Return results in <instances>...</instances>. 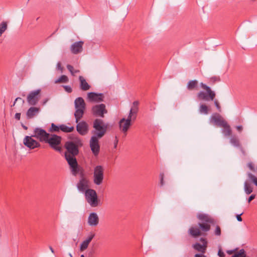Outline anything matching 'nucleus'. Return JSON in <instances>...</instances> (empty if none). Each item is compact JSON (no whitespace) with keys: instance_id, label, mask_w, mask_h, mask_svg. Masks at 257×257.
Returning a JSON list of instances; mask_svg holds the SVG:
<instances>
[{"instance_id":"nucleus-56","label":"nucleus","mask_w":257,"mask_h":257,"mask_svg":"<svg viewBox=\"0 0 257 257\" xmlns=\"http://www.w3.org/2000/svg\"><path fill=\"white\" fill-rule=\"evenodd\" d=\"M234 251V250H227L226 251V252L228 254H232Z\"/></svg>"},{"instance_id":"nucleus-33","label":"nucleus","mask_w":257,"mask_h":257,"mask_svg":"<svg viewBox=\"0 0 257 257\" xmlns=\"http://www.w3.org/2000/svg\"><path fill=\"white\" fill-rule=\"evenodd\" d=\"M248 181L254 183L257 186V177L250 172L247 173Z\"/></svg>"},{"instance_id":"nucleus-10","label":"nucleus","mask_w":257,"mask_h":257,"mask_svg":"<svg viewBox=\"0 0 257 257\" xmlns=\"http://www.w3.org/2000/svg\"><path fill=\"white\" fill-rule=\"evenodd\" d=\"M92 114L96 117H103L104 114L107 113L104 104H96L92 106L91 109Z\"/></svg>"},{"instance_id":"nucleus-19","label":"nucleus","mask_w":257,"mask_h":257,"mask_svg":"<svg viewBox=\"0 0 257 257\" xmlns=\"http://www.w3.org/2000/svg\"><path fill=\"white\" fill-rule=\"evenodd\" d=\"M76 130L78 133L82 136L85 135L88 131V125L84 121L77 122Z\"/></svg>"},{"instance_id":"nucleus-57","label":"nucleus","mask_w":257,"mask_h":257,"mask_svg":"<svg viewBox=\"0 0 257 257\" xmlns=\"http://www.w3.org/2000/svg\"><path fill=\"white\" fill-rule=\"evenodd\" d=\"M236 129L239 131V132H241L242 131V127L241 125H238L236 127Z\"/></svg>"},{"instance_id":"nucleus-20","label":"nucleus","mask_w":257,"mask_h":257,"mask_svg":"<svg viewBox=\"0 0 257 257\" xmlns=\"http://www.w3.org/2000/svg\"><path fill=\"white\" fill-rule=\"evenodd\" d=\"M95 236V233L90 232L89 233L86 238L81 242L80 245V250L83 251L85 250L88 246L89 243Z\"/></svg>"},{"instance_id":"nucleus-64","label":"nucleus","mask_w":257,"mask_h":257,"mask_svg":"<svg viewBox=\"0 0 257 257\" xmlns=\"http://www.w3.org/2000/svg\"><path fill=\"white\" fill-rule=\"evenodd\" d=\"M80 257H85L84 255L83 254H81Z\"/></svg>"},{"instance_id":"nucleus-18","label":"nucleus","mask_w":257,"mask_h":257,"mask_svg":"<svg viewBox=\"0 0 257 257\" xmlns=\"http://www.w3.org/2000/svg\"><path fill=\"white\" fill-rule=\"evenodd\" d=\"M87 223L90 226L95 227L99 223V217L95 212H91L89 214L87 219Z\"/></svg>"},{"instance_id":"nucleus-25","label":"nucleus","mask_w":257,"mask_h":257,"mask_svg":"<svg viewBox=\"0 0 257 257\" xmlns=\"http://www.w3.org/2000/svg\"><path fill=\"white\" fill-rule=\"evenodd\" d=\"M197 217L199 220L205 223H211L212 222V219L209 216L206 214H199L197 215Z\"/></svg>"},{"instance_id":"nucleus-30","label":"nucleus","mask_w":257,"mask_h":257,"mask_svg":"<svg viewBox=\"0 0 257 257\" xmlns=\"http://www.w3.org/2000/svg\"><path fill=\"white\" fill-rule=\"evenodd\" d=\"M230 143L235 147L239 148L240 147L238 139L236 136H232L230 139Z\"/></svg>"},{"instance_id":"nucleus-53","label":"nucleus","mask_w":257,"mask_h":257,"mask_svg":"<svg viewBox=\"0 0 257 257\" xmlns=\"http://www.w3.org/2000/svg\"><path fill=\"white\" fill-rule=\"evenodd\" d=\"M139 101H135L133 102V107H138V105H139Z\"/></svg>"},{"instance_id":"nucleus-35","label":"nucleus","mask_w":257,"mask_h":257,"mask_svg":"<svg viewBox=\"0 0 257 257\" xmlns=\"http://www.w3.org/2000/svg\"><path fill=\"white\" fill-rule=\"evenodd\" d=\"M246 253L243 249H240L238 251L234 253L232 257H245Z\"/></svg>"},{"instance_id":"nucleus-7","label":"nucleus","mask_w":257,"mask_h":257,"mask_svg":"<svg viewBox=\"0 0 257 257\" xmlns=\"http://www.w3.org/2000/svg\"><path fill=\"white\" fill-rule=\"evenodd\" d=\"M104 168L101 165H97L94 168L93 181V183L99 186L102 183L104 179Z\"/></svg>"},{"instance_id":"nucleus-11","label":"nucleus","mask_w":257,"mask_h":257,"mask_svg":"<svg viewBox=\"0 0 257 257\" xmlns=\"http://www.w3.org/2000/svg\"><path fill=\"white\" fill-rule=\"evenodd\" d=\"M33 135L31 136H26L23 139V144L25 146L30 150L38 148L41 147L39 142L34 139Z\"/></svg>"},{"instance_id":"nucleus-21","label":"nucleus","mask_w":257,"mask_h":257,"mask_svg":"<svg viewBox=\"0 0 257 257\" xmlns=\"http://www.w3.org/2000/svg\"><path fill=\"white\" fill-rule=\"evenodd\" d=\"M119 125L120 130L124 133H126L131 125V122L124 118L121 119L119 122Z\"/></svg>"},{"instance_id":"nucleus-34","label":"nucleus","mask_w":257,"mask_h":257,"mask_svg":"<svg viewBox=\"0 0 257 257\" xmlns=\"http://www.w3.org/2000/svg\"><path fill=\"white\" fill-rule=\"evenodd\" d=\"M68 81V78L66 75H62L60 78L55 80V83H66Z\"/></svg>"},{"instance_id":"nucleus-5","label":"nucleus","mask_w":257,"mask_h":257,"mask_svg":"<svg viewBox=\"0 0 257 257\" xmlns=\"http://www.w3.org/2000/svg\"><path fill=\"white\" fill-rule=\"evenodd\" d=\"M75 112L74 116L76 122L83 117L85 109V103L82 97H78L74 101Z\"/></svg>"},{"instance_id":"nucleus-58","label":"nucleus","mask_w":257,"mask_h":257,"mask_svg":"<svg viewBox=\"0 0 257 257\" xmlns=\"http://www.w3.org/2000/svg\"><path fill=\"white\" fill-rule=\"evenodd\" d=\"M200 241H202L203 242V243H205L207 245V241H206V240L204 238H201Z\"/></svg>"},{"instance_id":"nucleus-46","label":"nucleus","mask_w":257,"mask_h":257,"mask_svg":"<svg viewBox=\"0 0 257 257\" xmlns=\"http://www.w3.org/2000/svg\"><path fill=\"white\" fill-rule=\"evenodd\" d=\"M218 255L220 257H224L225 254L224 252L222 250L221 248H219L218 251Z\"/></svg>"},{"instance_id":"nucleus-12","label":"nucleus","mask_w":257,"mask_h":257,"mask_svg":"<svg viewBox=\"0 0 257 257\" xmlns=\"http://www.w3.org/2000/svg\"><path fill=\"white\" fill-rule=\"evenodd\" d=\"M41 89H38L32 91L27 96V102L31 105H35L39 101L40 96L39 94Z\"/></svg>"},{"instance_id":"nucleus-4","label":"nucleus","mask_w":257,"mask_h":257,"mask_svg":"<svg viewBox=\"0 0 257 257\" xmlns=\"http://www.w3.org/2000/svg\"><path fill=\"white\" fill-rule=\"evenodd\" d=\"M86 202L91 207H97L101 204L95 190L92 189H88L84 193Z\"/></svg>"},{"instance_id":"nucleus-27","label":"nucleus","mask_w":257,"mask_h":257,"mask_svg":"<svg viewBox=\"0 0 257 257\" xmlns=\"http://www.w3.org/2000/svg\"><path fill=\"white\" fill-rule=\"evenodd\" d=\"M189 232L191 235L194 237H197L201 234L200 230L196 227H191L189 230Z\"/></svg>"},{"instance_id":"nucleus-42","label":"nucleus","mask_w":257,"mask_h":257,"mask_svg":"<svg viewBox=\"0 0 257 257\" xmlns=\"http://www.w3.org/2000/svg\"><path fill=\"white\" fill-rule=\"evenodd\" d=\"M131 112H132V113L136 115L137 116L138 111V107H132L131 109L130 110Z\"/></svg>"},{"instance_id":"nucleus-6","label":"nucleus","mask_w":257,"mask_h":257,"mask_svg":"<svg viewBox=\"0 0 257 257\" xmlns=\"http://www.w3.org/2000/svg\"><path fill=\"white\" fill-rule=\"evenodd\" d=\"M200 86L203 89H205L206 92H205L203 91H200L197 94L198 99L201 100H205L207 101L213 100L215 96V92L212 91L210 87L203 83H200Z\"/></svg>"},{"instance_id":"nucleus-45","label":"nucleus","mask_w":257,"mask_h":257,"mask_svg":"<svg viewBox=\"0 0 257 257\" xmlns=\"http://www.w3.org/2000/svg\"><path fill=\"white\" fill-rule=\"evenodd\" d=\"M63 87H64V88L65 89V90L66 92H67L68 93H70L72 92V90L71 87L70 86L66 85V86H63Z\"/></svg>"},{"instance_id":"nucleus-37","label":"nucleus","mask_w":257,"mask_h":257,"mask_svg":"<svg viewBox=\"0 0 257 257\" xmlns=\"http://www.w3.org/2000/svg\"><path fill=\"white\" fill-rule=\"evenodd\" d=\"M197 84V81L195 80L190 81L187 84V87L189 90L193 89L196 87Z\"/></svg>"},{"instance_id":"nucleus-39","label":"nucleus","mask_w":257,"mask_h":257,"mask_svg":"<svg viewBox=\"0 0 257 257\" xmlns=\"http://www.w3.org/2000/svg\"><path fill=\"white\" fill-rule=\"evenodd\" d=\"M67 68L72 75H74L79 72V70L74 69L73 65H67Z\"/></svg>"},{"instance_id":"nucleus-9","label":"nucleus","mask_w":257,"mask_h":257,"mask_svg":"<svg viewBox=\"0 0 257 257\" xmlns=\"http://www.w3.org/2000/svg\"><path fill=\"white\" fill-rule=\"evenodd\" d=\"M33 136L39 140L41 142H45L50 136V134L40 127H36L34 129Z\"/></svg>"},{"instance_id":"nucleus-49","label":"nucleus","mask_w":257,"mask_h":257,"mask_svg":"<svg viewBox=\"0 0 257 257\" xmlns=\"http://www.w3.org/2000/svg\"><path fill=\"white\" fill-rule=\"evenodd\" d=\"M118 142V140L117 139V137H115V140L114 141V148L116 149L117 148Z\"/></svg>"},{"instance_id":"nucleus-26","label":"nucleus","mask_w":257,"mask_h":257,"mask_svg":"<svg viewBox=\"0 0 257 257\" xmlns=\"http://www.w3.org/2000/svg\"><path fill=\"white\" fill-rule=\"evenodd\" d=\"M249 182L250 181L248 180L245 181L244 183V191L247 195L250 194L253 191L252 187L249 183Z\"/></svg>"},{"instance_id":"nucleus-61","label":"nucleus","mask_w":257,"mask_h":257,"mask_svg":"<svg viewBox=\"0 0 257 257\" xmlns=\"http://www.w3.org/2000/svg\"><path fill=\"white\" fill-rule=\"evenodd\" d=\"M49 248L52 253L54 252V250L51 246H49Z\"/></svg>"},{"instance_id":"nucleus-63","label":"nucleus","mask_w":257,"mask_h":257,"mask_svg":"<svg viewBox=\"0 0 257 257\" xmlns=\"http://www.w3.org/2000/svg\"><path fill=\"white\" fill-rule=\"evenodd\" d=\"M18 99H21V98H20V97H17V98L16 99L15 101H17Z\"/></svg>"},{"instance_id":"nucleus-32","label":"nucleus","mask_w":257,"mask_h":257,"mask_svg":"<svg viewBox=\"0 0 257 257\" xmlns=\"http://www.w3.org/2000/svg\"><path fill=\"white\" fill-rule=\"evenodd\" d=\"M60 130L65 133L72 132L74 130V127H69L64 124L60 125Z\"/></svg>"},{"instance_id":"nucleus-13","label":"nucleus","mask_w":257,"mask_h":257,"mask_svg":"<svg viewBox=\"0 0 257 257\" xmlns=\"http://www.w3.org/2000/svg\"><path fill=\"white\" fill-rule=\"evenodd\" d=\"M210 122L219 127L226 124L227 121L218 113H213L210 118Z\"/></svg>"},{"instance_id":"nucleus-62","label":"nucleus","mask_w":257,"mask_h":257,"mask_svg":"<svg viewBox=\"0 0 257 257\" xmlns=\"http://www.w3.org/2000/svg\"><path fill=\"white\" fill-rule=\"evenodd\" d=\"M23 128H24V129H25V130H27V126H25V125H23Z\"/></svg>"},{"instance_id":"nucleus-59","label":"nucleus","mask_w":257,"mask_h":257,"mask_svg":"<svg viewBox=\"0 0 257 257\" xmlns=\"http://www.w3.org/2000/svg\"><path fill=\"white\" fill-rule=\"evenodd\" d=\"M239 148L240 149V150L242 153V154L244 155H245V152L243 150V149H242V148L240 146V147H239Z\"/></svg>"},{"instance_id":"nucleus-23","label":"nucleus","mask_w":257,"mask_h":257,"mask_svg":"<svg viewBox=\"0 0 257 257\" xmlns=\"http://www.w3.org/2000/svg\"><path fill=\"white\" fill-rule=\"evenodd\" d=\"M80 81V88L83 91H87L90 88V85L86 82V80L81 76L79 77Z\"/></svg>"},{"instance_id":"nucleus-54","label":"nucleus","mask_w":257,"mask_h":257,"mask_svg":"<svg viewBox=\"0 0 257 257\" xmlns=\"http://www.w3.org/2000/svg\"><path fill=\"white\" fill-rule=\"evenodd\" d=\"M93 251H89L88 253L87 257H92L93 256Z\"/></svg>"},{"instance_id":"nucleus-51","label":"nucleus","mask_w":257,"mask_h":257,"mask_svg":"<svg viewBox=\"0 0 257 257\" xmlns=\"http://www.w3.org/2000/svg\"><path fill=\"white\" fill-rule=\"evenodd\" d=\"M194 257H206L204 253H196L195 254Z\"/></svg>"},{"instance_id":"nucleus-47","label":"nucleus","mask_w":257,"mask_h":257,"mask_svg":"<svg viewBox=\"0 0 257 257\" xmlns=\"http://www.w3.org/2000/svg\"><path fill=\"white\" fill-rule=\"evenodd\" d=\"M247 166L250 170H251L252 171H254V168L253 165L251 163H248Z\"/></svg>"},{"instance_id":"nucleus-41","label":"nucleus","mask_w":257,"mask_h":257,"mask_svg":"<svg viewBox=\"0 0 257 257\" xmlns=\"http://www.w3.org/2000/svg\"><path fill=\"white\" fill-rule=\"evenodd\" d=\"M214 233L216 235L219 236L221 234V229L219 226H216Z\"/></svg>"},{"instance_id":"nucleus-3","label":"nucleus","mask_w":257,"mask_h":257,"mask_svg":"<svg viewBox=\"0 0 257 257\" xmlns=\"http://www.w3.org/2000/svg\"><path fill=\"white\" fill-rule=\"evenodd\" d=\"M67 161L70 166L71 173L73 176H76L77 174H79L80 179L87 178L85 177L84 170L78 166L76 158L67 156Z\"/></svg>"},{"instance_id":"nucleus-55","label":"nucleus","mask_w":257,"mask_h":257,"mask_svg":"<svg viewBox=\"0 0 257 257\" xmlns=\"http://www.w3.org/2000/svg\"><path fill=\"white\" fill-rule=\"evenodd\" d=\"M211 80H212L213 82L218 81L219 80V79L217 77H214L211 78Z\"/></svg>"},{"instance_id":"nucleus-60","label":"nucleus","mask_w":257,"mask_h":257,"mask_svg":"<svg viewBox=\"0 0 257 257\" xmlns=\"http://www.w3.org/2000/svg\"><path fill=\"white\" fill-rule=\"evenodd\" d=\"M57 69L60 70L62 71V67L61 65H57Z\"/></svg>"},{"instance_id":"nucleus-14","label":"nucleus","mask_w":257,"mask_h":257,"mask_svg":"<svg viewBox=\"0 0 257 257\" xmlns=\"http://www.w3.org/2000/svg\"><path fill=\"white\" fill-rule=\"evenodd\" d=\"M98 139L96 136H93L91 137L89 142L91 150L95 156L98 155L100 151Z\"/></svg>"},{"instance_id":"nucleus-44","label":"nucleus","mask_w":257,"mask_h":257,"mask_svg":"<svg viewBox=\"0 0 257 257\" xmlns=\"http://www.w3.org/2000/svg\"><path fill=\"white\" fill-rule=\"evenodd\" d=\"M213 100H214V104H215V106L216 107L217 109L218 110V111H221V107L219 105L218 101L216 99Z\"/></svg>"},{"instance_id":"nucleus-1","label":"nucleus","mask_w":257,"mask_h":257,"mask_svg":"<svg viewBox=\"0 0 257 257\" xmlns=\"http://www.w3.org/2000/svg\"><path fill=\"white\" fill-rule=\"evenodd\" d=\"M82 141L78 138H76L73 141H69L66 143L65 147L67 153H65V157L67 160V156L75 158V156L78 154V148L82 146Z\"/></svg>"},{"instance_id":"nucleus-31","label":"nucleus","mask_w":257,"mask_h":257,"mask_svg":"<svg viewBox=\"0 0 257 257\" xmlns=\"http://www.w3.org/2000/svg\"><path fill=\"white\" fill-rule=\"evenodd\" d=\"M199 111L201 114H207L208 113V107L206 105L201 103L199 106Z\"/></svg>"},{"instance_id":"nucleus-16","label":"nucleus","mask_w":257,"mask_h":257,"mask_svg":"<svg viewBox=\"0 0 257 257\" xmlns=\"http://www.w3.org/2000/svg\"><path fill=\"white\" fill-rule=\"evenodd\" d=\"M84 42L80 41L73 43L70 47L71 52L75 55L80 54L82 52L83 48Z\"/></svg>"},{"instance_id":"nucleus-48","label":"nucleus","mask_w":257,"mask_h":257,"mask_svg":"<svg viewBox=\"0 0 257 257\" xmlns=\"http://www.w3.org/2000/svg\"><path fill=\"white\" fill-rule=\"evenodd\" d=\"M255 194L251 195L248 199V202L249 203L251 201H252L253 199H254L255 198Z\"/></svg>"},{"instance_id":"nucleus-36","label":"nucleus","mask_w":257,"mask_h":257,"mask_svg":"<svg viewBox=\"0 0 257 257\" xmlns=\"http://www.w3.org/2000/svg\"><path fill=\"white\" fill-rule=\"evenodd\" d=\"M198 225L201 228V230L203 231L206 232L210 230V226L206 223H199Z\"/></svg>"},{"instance_id":"nucleus-40","label":"nucleus","mask_w":257,"mask_h":257,"mask_svg":"<svg viewBox=\"0 0 257 257\" xmlns=\"http://www.w3.org/2000/svg\"><path fill=\"white\" fill-rule=\"evenodd\" d=\"M137 116L134 114L132 112L130 111L128 116L127 118L126 119V120H128L130 122L132 120H135L136 119Z\"/></svg>"},{"instance_id":"nucleus-22","label":"nucleus","mask_w":257,"mask_h":257,"mask_svg":"<svg viewBox=\"0 0 257 257\" xmlns=\"http://www.w3.org/2000/svg\"><path fill=\"white\" fill-rule=\"evenodd\" d=\"M40 109L37 107H31L27 111L26 115L28 118H32L38 115Z\"/></svg>"},{"instance_id":"nucleus-38","label":"nucleus","mask_w":257,"mask_h":257,"mask_svg":"<svg viewBox=\"0 0 257 257\" xmlns=\"http://www.w3.org/2000/svg\"><path fill=\"white\" fill-rule=\"evenodd\" d=\"M60 130V126L55 125L54 123L51 124V126L49 129L50 132H57Z\"/></svg>"},{"instance_id":"nucleus-2","label":"nucleus","mask_w":257,"mask_h":257,"mask_svg":"<svg viewBox=\"0 0 257 257\" xmlns=\"http://www.w3.org/2000/svg\"><path fill=\"white\" fill-rule=\"evenodd\" d=\"M93 127L94 128V131L93 132L94 134L93 136L101 138L106 132L108 124L104 123L102 119L96 118L93 121Z\"/></svg>"},{"instance_id":"nucleus-15","label":"nucleus","mask_w":257,"mask_h":257,"mask_svg":"<svg viewBox=\"0 0 257 257\" xmlns=\"http://www.w3.org/2000/svg\"><path fill=\"white\" fill-rule=\"evenodd\" d=\"M89 181L87 178L80 179L77 184V188L78 191L81 193H84L89 189Z\"/></svg>"},{"instance_id":"nucleus-8","label":"nucleus","mask_w":257,"mask_h":257,"mask_svg":"<svg viewBox=\"0 0 257 257\" xmlns=\"http://www.w3.org/2000/svg\"><path fill=\"white\" fill-rule=\"evenodd\" d=\"M61 142V138L57 135L50 134L45 143H48L49 146L54 150L60 152L61 148L59 146Z\"/></svg>"},{"instance_id":"nucleus-28","label":"nucleus","mask_w":257,"mask_h":257,"mask_svg":"<svg viewBox=\"0 0 257 257\" xmlns=\"http://www.w3.org/2000/svg\"><path fill=\"white\" fill-rule=\"evenodd\" d=\"M8 28V22L3 21L0 23V37L7 30Z\"/></svg>"},{"instance_id":"nucleus-43","label":"nucleus","mask_w":257,"mask_h":257,"mask_svg":"<svg viewBox=\"0 0 257 257\" xmlns=\"http://www.w3.org/2000/svg\"><path fill=\"white\" fill-rule=\"evenodd\" d=\"M160 186H163L164 185V174L163 173H161L160 174Z\"/></svg>"},{"instance_id":"nucleus-17","label":"nucleus","mask_w":257,"mask_h":257,"mask_svg":"<svg viewBox=\"0 0 257 257\" xmlns=\"http://www.w3.org/2000/svg\"><path fill=\"white\" fill-rule=\"evenodd\" d=\"M104 95L102 93L89 92L87 93V98L90 102H100L103 100Z\"/></svg>"},{"instance_id":"nucleus-50","label":"nucleus","mask_w":257,"mask_h":257,"mask_svg":"<svg viewBox=\"0 0 257 257\" xmlns=\"http://www.w3.org/2000/svg\"><path fill=\"white\" fill-rule=\"evenodd\" d=\"M15 118L16 119L20 120L21 118V113H16L15 115Z\"/></svg>"},{"instance_id":"nucleus-24","label":"nucleus","mask_w":257,"mask_h":257,"mask_svg":"<svg viewBox=\"0 0 257 257\" xmlns=\"http://www.w3.org/2000/svg\"><path fill=\"white\" fill-rule=\"evenodd\" d=\"M193 247L196 250L200 252L201 253H204L206 252L207 245L205 243L201 244L199 243H196L193 245Z\"/></svg>"},{"instance_id":"nucleus-29","label":"nucleus","mask_w":257,"mask_h":257,"mask_svg":"<svg viewBox=\"0 0 257 257\" xmlns=\"http://www.w3.org/2000/svg\"><path fill=\"white\" fill-rule=\"evenodd\" d=\"M222 127H223V129L222 130V133L223 134V135L225 137L229 136L231 133V130L227 122L226 123V124L224 125V126H223Z\"/></svg>"},{"instance_id":"nucleus-52","label":"nucleus","mask_w":257,"mask_h":257,"mask_svg":"<svg viewBox=\"0 0 257 257\" xmlns=\"http://www.w3.org/2000/svg\"><path fill=\"white\" fill-rule=\"evenodd\" d=\"M242 214V213L240 214H238L236 215V219L238 221H242V218L241 217V215Z\"/></svg>"}]
</instances>
